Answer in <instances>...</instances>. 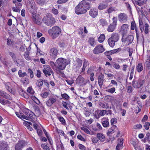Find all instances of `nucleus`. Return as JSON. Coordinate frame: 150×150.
<instances>
[{
  "mask_svg": "<svg viewBox=\"0 0 150 150\" xmlns=\"http://www.w3.org/2000/svg\"><path fill=\"white\" fill-rule=\"evenodd\" d=\"M98 11L96 8H91L89 12V14L92 18L96 17L98 15Z\"/></svg>",
  "mask_w": 150,
  "mask_h": 150,
  "instance_id": "aec40b11",
  "label": "nucleus"
},
{
  "mask_svg": "<svg viewBox=\"0 0 150 150\" xmlns=\"http://www.w3.org/2000/svg\"><path fill=\"white\" fill-rule=\"evenodd\" d=\"M29 4L28 6V8L32 13H34L37 10V8L33 0H28Z\"/></svg>",
  "mask_w": 150,
  "mask_h": 150,
  "instance_id": "20e7f679",
  "label": "nucleus"
},
{
  "mask_svg": "<svg viewBox=\"0 0 150 150\" xmlns=\"http://www.w3.org/2000/svg\"><path fill=\"white\" fill-rule=\"evenodd\" d=\"M75 11L76 13L77 14L84 13L87 12L86 10L82 7H81V6L79 4L75 7Z\"/></svg>",
  "mask_w": 150,
  "mask_h": 150,
  "instance_id": "ddd939ff",
  "label": "nucleus"
},
{
  "mask_svg": "<svg viewBox=\"0 0 150 150\" xmlns=\"http://www.w3.org/2000/svg\"><path fill=\"white\" fill-rule=\"evenodd\" d=\"M29 52L28 50H26L24 54V56L25 58L26 59V60H29L30 59V58L29 57Z\"/></svg>",
  "mask_w": 150,
  "mask_h": 150,
  "instance_id": "79ce46f5",
  "label": "nucleus"
},
{
  "mask_svg": "<svg viewBox=\"0 0 150 150\" xmlns=\"http://www.w3.org/2000/svg\"><path fill=\"white\" fill-rule=\"evenodd\" d=\"M117 129V127L115 125H113L112 127L109 129L107 134L110 135L112 134Z\"/></svg>",
  "mask_w": 150,
  "mask_h": 150,
  "instance_id": "b1692460",
  "label": "nucleus"
},
{
  "mask_svg": "<svg viewBox=\"0 0 150 150\" xmlns=\"http://www.w3.org/2000/svg\"><path fill=\"white\" fill-rule=\"evenodd\" d=\"M18 74L20 77H23L25 76H27V74L25 72L22 73L21 70H19L18 72Z\"/></svg>",
  "mask_w": 150,
  "mask_h": 150,
  "instance_id": "a18cd8bd",
  "label": "nucleus"
},
{
  "mask_svg": "<svg viewBox=\"0 0 150 150\" xmlns=\"http://www.w3.org/2000/svg\"><path fill=\"white\" fill-rule=\"evenodd\" d=\"M136 28H137L136 25V23L134 21H132L131 24V29L132 30H133L135 29L136 30Z\"/></svg>",
  "mask_w": 150,
  "mask_h": 150,
  "instance_id": "4c0bfd02",
  "label": "nucleus"
},
{
  "mask_svg": "<svg viewBox=\"0 0 150 150\" xmlns=\"http://www.w3.org/2000/svg\"><path fill=\"white\" fill-rule=\"evenodd\" d=\"M105 50L103 46L99 45L96 46L93 50V52L95 54H98L103 52Z\"/></svg>",
  "mask_w": 150,
  "mask_h": 150,
  "instance_id": "9d476101",
  "label": "nucleus"
},
{
  "mask_svg": "<svg viewBox=\"0 0 150 150\" xmlns=\"http://www.w3.org/2000/svg\"><path fill=\"white\" fill-rule=\"evenodd\" d=\"M32 20L33 22L37 24H41V20L39 17V15L36 13H33L32 15Z\"/></svg>",
  "mask_w": 150,
  "mask_h": 150,
  "instance_id": "2eb2a0df",
  "label": "nucleus"
},
{
  "mask_svg": "<svg viewBox=\"0 0 150 150\" xmlns=\"http://www.w3.org/2000/svg\"><path fill=\"white\" fill-rule=\"evenodd\" d=\"M41 146L44 150H50L49 147L45 144H41Z\"/></svg>",
  "mask_w": 150,
  "mask_h": 150,
  "instance_id": "0e129e2a",
  "label": "nucleus"
},
{
  "mask_svg": "<svg viewBox=\"0 0 150 150\" xmlns=\"http://www.w3.org/2000/svg\"><path fill=\"white\" fill-rule=\"evenodd\" d=\"M111 125L113 126L114 124H116L117 122V119L116 118H112L110 120Z\"/></svg>",
  "mask_w": 150,
  "mask_h": 150,
  "instance_id": "338daca9",
  "label": "nucleus"
},
{
  "mask_svg": "<svg viewBox=\"0 0 150 150\" xmlns=\"http://www.w3.org/2000/svg\"><path fill=\"white\" fill-rule=\"evenodd\" d=\"M61 29L58 27L54 26L48 30L49 35L53 39L57 37L61 33Z\"/></svg>",
  "mask_w": 150,
  "mask_h": 150,
  "instance_id": "f03ea898",
  "label": "nucleus"
},
{
  "mask_svg": "<svg viewBox=\"0 0 150 150\" xmlns=\"http://www.w3.org/2000/svg\"><path fill=\"white\" fill-rule=\"evenodd\" d=\"M107 4H105L103 3H101L98 7V8L99 10H103L105 9L108 6Z\"/></svg>",
  "mask_w": 150,
  "mask_h": 150,
  "instance_id": "f704fd0d",
  "label": "nucleus"
},
{
  "mask_svg": "<svg viewBox=\"0 0 150 150\" xmlns=\"http://www.w3.org/2000/svg\"><path fill=\"white\" fill-rule=\"evenodd\" d=\"M113 63V66L115 69L117 70L119 69H120V66L117 63L115 62H114Z\"/></svg>",
  "mask_w": 150,
  "mask_h": 150,
  "instance_id": "864d4df0",
  "label": "nucleus"
},
{
  "mask_svg": "<svg viewBox=\"0 0 150 150\" xmlns=\"http://www.w3.org/2000/svg\"><path fill=\"white\" fill-rule=\"evenodd\" d=\"M99 110L98 109L93 113V116L94 117L97 119H98L100 117V115L99 114Z\"/></svg>",
  "mask_w": 150,
  "mask_h": 150,
  "instance_id": "a19ab883",
  "label": "nucleus"
},
{
  "mask_svg": "<svg viewBox=\"0 0 150 150\" xmlns=\"http://www.w3.org/2000/svg\"><path fill=\"white\" fill-rule=\"evenodd\" d=\"M107 112V110H99V114L100 116H103L105 115Z\"/></svg>",
  "mask_w": 150,
  "mask_h": 150,
  "instance_id": "de8ad7c7",
  "label": "nucleus"
},
{
  "mask_svg": "<svg viewBox=\"0 0 150 150\" xmlns=\"http://www.w3.org/2000/svg\"><path fill=\"white\" fill-rule=\"evenodd\" d=\"M85 109H84V114L86 117H88L91 114V112L90 111H88L85 108Z\"/></svg>",
  "mask_w": 150,
  "mask_h": 150,
  "instance_id": "6e6d98bb",
  "label": "nucleus"
},
{
  "mask_svg": "<svg viewBox=\"0 0 150 150\" xmlns=\"http://www.w3.org/2000/svg\"><path fill=\"white\" fill-rule=\"evenodd\" d=\"M108 41L109 45L112 47L114 46L115 42H116L110 38L108 39Z\"/></svg>",
  "mask_w": 150,
  "mask_h": 150,
  "instance_id": "72a5a7b5",
  "label": "nucleus"
},
{
  "mask_svg": "<svg viewBox=\"0 0 150 150\" xmlns=\"http://www.w3.org/2000/svg\"><path fill=\"white\" fill-rule=\"evenodd\" d=\"M105 39V36L104 34H101L98 38V41L100 43L103 42Z\"/></svg>",
  "mask_w": 150,
  "mask_h": 150,
  "instance_id": "c9c22d12",
  "label": "nucleus"
},
{
  "mask_svg": "<svg viewBox=\"0 0 150 150\" xmlns=\"http://www.w3.org/2000/svg\"><path fill=\"white\" fill-rule=\"evenodd\" d=\"M44 82V80L42 79L38 80L36 83L37 86L39 88L42 86Z\"/></svg>",
  "mask_w": 150,
  "mask_h": 150,
  "instance_id": "c03bdc74",
  "label": "nucleus"
},
{
  "mask_svg": "<svg viewBox=\"0 0 150 150\" xmlns=\"http://www.w3.org/2000/svg\"><path fill=\"white\" fill-rule=\"evenodd\" d=\"M56 101V99L52 97L49 98L48 100H47L46 104L47 106H51Z\"/></svg>",
  "mask_w": 150,
  "mask_h": 150,
  "instance_id": "4be33fe9",
  "label": "nucleus"
},
{
  "mask_svg": "<svg viewBox=\"0 0 150 150\" xmlns=\"http://www.w3.org/2000/svg\"><path fill=\"white\" fill-rule=\"evenodd\" d=\"M62 103L63 104V107L65 108H66V109H67L68 110H69V108L67 107V105L68 106L69 108H71L72 107L71 106L69 105V103H67L66 102L63 101L62 102Z\"/></svg>",
  "mask_w": 150,
  "mask_h": 150,
  "instance_id": "49530a36",
  "label": "nucleus"
},
{
  "mask_svg": "<svg viewBox=\"0 0 150 150\" xmlns=\"http://www.w3.org/2000/svg\"><path fill=\"white\" fill-rule=\"evenodd\" d=\"M89 63L88 61L86 59H84L83 60V67L81 71L82 73L84 72L86 67L87 66L89 65Z\"/></svg>",
  "mask_w": 150,
  "mask_h": 150,
  "instance_id": "393cba45",
  "label": "nucleus"
},
{
  "mask_svg": "<svg viewBox=\"0 0 150 150\" xmlns=\"http://www.w3.org/2000/svg\"><path fill=\"white\" fill-rule=\"evenodd\" d=\"M106 91L108 92H109L110 93H113L115 91V87H112L110 88L107 89Z\"/></svg>",
  "mask_w": 150,
  "mask_h": 150,
  "instance_id": "09e8293b",
  "label": "nucleus"
},
{
  "mask_svg": "<svg viewBox=\"0 0 150 150\" xmlns=\"http://www.w3.org/2000/svg\"><path fill=\"white\" fill-rule=\"evenodd\" d=\"M28 73L30 75V76L31 79H32L34 77V75L33 74V71L30 68H29L28 70Z\"/></svg>",
  "mask_w": 150,
  "mask_h": 150,
  "instance_id": "bf43d9fd",
  "label": "nucleus"
},
{
  "mask_svg": "<svg viewBox=\"0 0 150 150\" xmlns=\"http://www.w3.org/2000/svg\"><path fill=\"white\" fill-rule=\"evenodd\" d=\"M79 5L85 9L86 11L89 10L91 7V5L89 3L88 1L83 0L80 2L79 4Z\"/></svg>",
  "mask_w": 150,
  "mask_h": 150,
  "instance_id": "0eeeda50",
  "label": "nucleus"
},
{
  "mask_svg": "<svg viewBox=\"0 0 150 150\" xmlns=\"http://www.w3.org/2000/svg\"><path fill=\"white\" fill-rule=\"evenodd\" d=\"M119 21L122 23H125L127 21V16L125 13H121L118 15Z\"/></svg>",
  "mask_w": 150,
  "mask_h": 150,
  "instance_id": "f8f14e48",
  "label": "nucleus"
},
{
  "mask_svg": "<svg viewBox=\"0 0 150 150\" xmlns=\"http://www.w3.org/2000/svg\"><path fill=\"white\" fill-rule=\"evenodd\" d=\"M81 130L83 131L85 133L88 134H90V132L89 130L88 129L85 127H81Z\"/></svg>",
  "mask_w": 150,
  "mask_h": 150,
  "instance_id": "13d9d810",
  "label": "nucleus"
},
{
  "mask_svg": "<svg viewBox=\"0 0 150 150\" xmlns=\"http://www.w3.org/2000/svg\"><path fill=\"white\" fill-rule=\"evenodd\" d=\"M8 53L10 55L11 57L13 60H16V57L15 54L13 52H9Z\"/></svg>",
  "mask_w": 150,
  "mask_h": 150,
  "instance_id": "680f3d73",
  "label": "nucleus"
},
{
  "mask_svg": "<svg viewBox=\"0 0 150 150\" xmlns=\"http://www.w3.org/2000/svg\"><path fill=\"white\" fill-rule=\"evenodd\" d=\"M149 25L147 24L146 23L144 25V33L146 34H147L149 33L148 28Z\"/></svg>",
  "mask_w": 150,
  "mask_h": 150,
  "instance_id": "5fc2aeb1",
  "label": "nucleus"
},
{
  "mask_svg": "<svg viewBox=\"0 0 150 150\" xmlns=\"http://www.w3.org/2000/svg\"><path fill=\"white\" fill-rule=\"evenodd\" d=\"M125 35H122L121 40L126 45H128L132 43L134 39V37L132 35H128L126 37H125Z\"/></svg>",
  "mask_w": 150,
  "mask_h": 150,
  "instance_id": "39448f33",
  "label": "nucleus"
},
{
  "mask_svg": "<svg viewBox=\"0 0 150 150\" xmlns=\"http://www.w3.org/2000/svg\"><path fill=\"white\" fill-rule=\"evenodd\" d=\"M119 36L118 33H113L112 34L111 37L110 38H112L115 41L117 42L119 39Z\"/></svg>",
  "mask_w": 150,
  "mask_h": 150,
  "instance_id": "a878e982",
  "label": "nucleus"
},
{
  "mask_svg": "<svg viewBox=\"0 0 150 150\" xmlns=\"http://www.w3.org/2000/svg\"><path fill=\"white\" fill-rule=\"evenodd\" d=\"M0 96L8 100H11V97L9 94L2 91L0 90Z\"/></svg>",
  "mask_w": 150,
  "mask_h": 150,
  "instance_id": "5701e85b",
  "label": "nucleus"
},
{
  "mask_svg": "<svg viewBox=\"0 0 150 150\" xmlns=\"http://www.w3.org/2000/svg\"><path fill=\"white\" fill-rule=\"evenodd\" d=\"M116 8L114 7H110L108 10V12L110 13H112L115 11Z\"/></svg>",
  "mask_w": 150,
  "mask_h": 150,
  "instance_id": "8fccbe9b",
  "label": "nucleus"
},
{
  "mask_svg": "<svg viewBox=\"0 0 150 150\" xmlns=\"http://www.w3.org/2000/svg\"><path fill=\"white\" fill-rule=\"evenodd\" d=\"M58 53L57 49L55 47L52 48L50 51V54L52 59H55Z\"/></svg>",
  "mask_w": 150,
  "mask_h": 150,
  "instance_id": "dca6fc26",
  "label": "nucleus"
},
{
  "mask_svg": "<svg viewBox=\"0 0 150 150\" xmlns=\"http://www.w3.org/2000/svg\"><path fill=\"white\" fill-rule=\"evenodd\" d=\"M136 69L138 72H140L143 69V67L142 64L141 63H138L136 67Z\"/></svg>",
  "mask_w": 150,
  "mask_h": 150,
  "instance_id": "7c9ffc66",
  "label": "nucleus"
},
{
  "mask_svg": "<svg viewBox=\"0 0 150 150\" xmlns=\"http://www.w3.org/2000/svg\"><path fill=\"white\" fill-rule=\"evenodd\" d=\"M30 123L28 122H26L25 124V125L26 127L30 131H32L33 129L30 126Z\"/></svg>",
  "mask_w": 150,
  "mask_h": 150,
  "instance_id": "052dcab7",
  "label": "nucleus"
},
{
  "mask_svg": "<svg viewBox=\"0 0 150 150\" xmlns=\"http://www.w3.org/2000/svg\"><path fill=\"white\" fill-rule=\"evenodd\" d=\"M76 68L79 69L81 66L82 63V61L80 59L77 58L76 59Z\"/></svg>",
  "mask_w": 150,
  "mask_h": 150,
  "instance_id": "bb28decb",
  "label": "nucleus"
},
{
  "mask_svg": "<svg viewBox=\"0 0 150 150\" xmlns=\"http://www.w3.org/2000/svg\"><path fill=\"white\" fill-rule=\"evenodd\" d=\"M50 94V93L48 92H45L42 93L41 94V96L44 98H46Z\"/></svg>",
  "mask_w": 150,
  "mask_h": 150,
  "instance_id": "3c124183",
  "label": "nucleus"
},
{
  "mask_svg": "<svg viewBox=\"0 0 150 150\" xmlns=\"http://www.w3.org/2000/svg\"><path fill=\"white\" fill-rule=\"evenodd\" d=\"M9 149V147L6 142L0 141V149L1 150H8Z\"/></svg>",
  "mask_w": 150,
  "mask_h": 150,
  "instance_id": "a211bd4d",
  "label": "nucleus"
},
{
  "mask_svg": "<svg viewBox=\"0 0 150 150\" xmlns=\"http://www.w3.org/2000/svg\"><path fill=\"white\" fill-rule=\"evenodd\" d=\"M120 142L117 144L116 147L117 150H120V149H122V147L123 144V140L122 139H119Z\"/></svg>",
  "mask_w": 150,
  "mask_h": 150,
  "instance_id": "2f4dec72",
  "label": "nucleus"
},
{
  "mask_svg": "<svg viewBox=\"0 0 150 150\" xmlns=\"http://www.w3.org/2000/svg\"><path fill=\"white\" fill-rule=\"evenodd\" d=\"M145 65L146 68L149 70L150 69V54H147L145 58Z\"/></svg>",
  "mask_w": 150,
  "mask_h": 150,
  "instance_id": "6ab92c4d",
  "label": "nucleus"
},
{
  "mask_svg": "<svg viewBox=\"0 0 150 150\" xmlns=\"http://www.w3.org/2000/svg\"><path fill=\"white\" fill-rule=\"evenodd\" d=\"M150 136V134L149 133H147L146 134V137L143 140V142L145 143L146 142H149L150 141L149 136Z\"/></svg>",
  "mask_w": 150,
  "mask_h": 150,
  "instance_id": "37998d69",
  "label": "nucleus"
},
{
  "mask_svg": "<svg viewBox=\"0 0 150 150\" xmlns=\"http://www.w3.org/2000/svg\"><path fill=\"white\" fill-rule=\"evenodd\" d=\"M89 44L92 46L94 47L95 45V40L93 38H90L88 40Z\"/></svg>",
  "mask_w": 150,
  "mask_h": 150,
  "instance_id": "473e14b6",
  "label": "nucleus"
},
{
  "mask_svg": "<svg viewBox=\"0 0 150 150\" xmlns=\"http://www.w3.org/2000/svg\"><path fill=\"white\" fill-rule=\"evenodd\" d=\"M61 96L62 98L64 100H68L69 98L68 95L66 93L61 94Z\"/></svg>",
  "mask_w": 150,
  "mask_h": 150,
  "instance_id": "603ef678",
  "label": "nucleus"
},
{
  "mask_svg": "<svg viewBox=\"0 0 150 150\" xmlns=\"http://www.w3.org/2000/svg\"><path fill=\"white\" fill-rule=\"evenodd\" d=\"M51 12L55 15H57L58 13V11L57 9L53 8L52 9Z\"/></svg>",
  "mask_w": 150,
  "mask_h": 150,
  "instance_id": "69168bd1",
  "label": "nucleus"
},
{
  "mask_svg": "<svg viewBox=\"0 0 150 150\" xmlns=\"http://www.w3.org/2000/svg\"><path fill=\"white\" fill-rule=\"evenodd\" d=\"M97 137L98 140H100L101 142H103L105 140V136L102 133H98L97 134Z\"/></svg>",
  "mask_w": 150,
  "mask_h": 150,
  "instance_id": "cd10ccee",
  "label": "nucleus"
},
{
  "mask_svg": "<svg viewBox=\"0 0 150 150\" xmlns=\"http://www.w3.org/2000/svg\"><path fill=\"white\" fill-rule=\"evenodd\" d=\"M146 3L144 0H134V4L137 5L141 6Z\"/></svg>",
  "mask_w": 150,
  "mask_h": 150,
  "instance_id": "c756f323",
  "label": "nucleus"
},
{
  "mask_svg": "<svg viewBox=\"0 0 150 150\" xmlns=\"http://www.w3.org/2000/svg\"><path fill=\"white\" fill-rule=\"evenodd\" d=\"M112 21V23L108 26L107 29V31L110 32H113L115 29L117 21V18L113 17Z\"/></svg>",
  "mask_w": 150,
  "mask_h": 150,
  "instance_id": "423d86ee",
  "label": "nucleus"
},
{
  "mask_svg": "<svg viewBox=\"0 0 150 150\" xmlns=\"http://www.w3.org/2000/svg\"><path fill=\"white\" fill-rule=\"evenodd\" d=\"M104 76L102 73L100 74L98 76V83L100 88H101L102 87L103 83L105 81V79L104 78Z\"/></svg>",
  "mask_w": 150,
  "mask_h": 150,
  "instance_id": "f3484780",
  "label": "nucleus"
},
{
  "mask_svg": "<svg viewBox=\"0 0 150 150\" xmlns=\"http://www.w3.org/2000/svg\"><path fill=\"white\" fill-rule=\"evenodd\" d=\"M91 140L92 142L94 143H96L98 141V139L97 137H92L91 138Z\"/></svg>",
  "mask_w": 150,
  "mask_h": 150,
  "instance_id": "e2e57ef3",
  "label": "nucleus"
},
{
  "mask_svg": "<svg viewBox=\"0 0 150 150\" xmlns=\"http://www.w3.org/2000/svg\"><path fill=\"white\" fill-rule=\"evenodd\" d=\"M129 29V26L127 24H124L121 26L120 32L122 35H126Z\"/></svg>",
  "mask_w": 150,
  "mask_h": 150,
  "instance_id": "9b49d317",
  "label": "nucleus"
},
{
  "mask_svg": "<svg viewBox=\"0 0 150 150\" xmlns=\"http://www.w3.org/2000/svg\"><path fill=\"white\" fill-rule=\"evenodd\" d=\"M101 123L104 127H107L109 126V120L108 118L103 117L101 119Z\"/></svg>",
  "mask_w": 150,
  "mask_h": 150,
  "instance_id": "412c9836",
  "label": "nucleus"
},
{
  "mask_svg": "<svg viewBox=\"0 0 150 150\" xmlns=\"http://www.w3.org/2000/svg\"><path fill=\"white\" fill-rule=\"evenodd\" d=\"M128 67V66L126 64H124L122 66V70L124 71H126L127 70V68Z\"/></svg>",
  "mask_w": 150,
  "mask_h": 150,
  "instance_id": "774afa93",
  "label": "nucleus"
},
{
  "mask_svg": "<svg viewBox=\"0 0 150 150\" xmlns=\"http://www.w3.org/2000/svg\"><path fill=\"white\" fill-rule=\"evenodd\" d=\"M31 114L30 113H28L27 115V116H25L22 115H21V118L24 119L26 120H29L30 118L31 117Z\"/></svg>",
  "mask_w": 150,
  "mask_h": 150,
  "instance_id": "ea45409f",
  "label": "nucleus"
},
{
  "mask_svg": "<svg viewBox=\"0 0 150 150\" xmlns=\"http://www.w3.org/2000/svg\"><path fill=\"white\" fill-rule=\"evenodd\" d=\"M100 24L103 26H107L108 25V22L105 19H101L100 20Z\"/></svg>",
  "mask_w": 150,
  "mask_h": 150,
  "instance_id": "58836bf2",
  "label": "nucleus"
},
{
  "mask_svg": "<svg viewBox=\"0 0 150 150\" xmlns=\"http://www.w3.org/2000/svg\"><path fill=\"white\" fill-rule=\"evenodd\" d=\"M57 116L62 124L64 125H66V123L65 121L64 118L62 117L58 114L57 115Z\"/></svg>",
  "mask_w": 150,
  "mask_h": 150,
  "instance_id": "c85d7f7f",
  "label": "nucleus"
},
{
  "mask_svg": "<svg viewBox=\"0 0 150 150\" xmlns=\"http://www.w3.org/2000/svg\"><path fill=\"white\" fill-rule=\"evenodd\" d=\"M43 22L46 25L51 26L54 25L56 21L54 18L53 17L52 14L50 13H47L43 20Z\"/></svg>",
  "mask_w": 150,
  "mask_h": 150,
  "instance_id": "f257e3e1",
  "label": "nucleus"
},
{
  "mask_svg": "<svg viewBox=\"0 0 150 150\" xmlns=\"http://www.w3.org/2000/svg\"><path fill=\"white\" fill-rule=\"evenodd\" d=\"M144 82V81L141 80H139L138 81H133L132 85L134 88H139L143 85Z\"/></svg>",
  "mask_w": 150,
  "mask_h": 150,
  "instance_id": "4468645a",
  "label": "nucleus"
},
{
  "mask_svg": "<svg viewBox=\"0 0 150 150\" xmlns=\"http://www.w3.org/2000/svg\"><path fill=\"white\" fill-rule=\"evenodd\" d=\"M42 71L46 76H50L51 75V71H49L46 70H42Z\"/></svg>",
  "mask_w": 150,
  "mask_h": 150,
  "instance_id": "4d7b16f0",
  "label": "nucleus"
},
{
  "mask_svg": "<svg viewBox=\"0 0 150 150\" xmlns=\"http://www.w3.org/2000/svg\"><path fill=\"white\" fill-rule=\"evenodd\" d=\"M27 145L26 143L24 140L18 141L15 146V150H21Z\"/></svg>",
  "mask_w": 150,
  "mask_h": 150,
  "instance_id": "6e6552de",
  "label": "nucleus"
},
{
  "mask_svg": "<svg viewBox=\"0 0 150 150\" xmlns=\"http://www.w3.org/2000/svg\"><path fill=\"white\" fill-rule=\"evenodd\" d=\"M43 68L42 69V70H46L47 71H51V73L52 74L53 73V71H52L51 68L50 67V66L47 65H44L43 66Z\"/></svg>",
  "mask_w": 150,
  "mask_h": 150,
  "instance_id": "e433bc0d",
  "label": "nucleus"
},
{
  "mask_svg": "<svg viewBox=\"0 0 150 150\" xmlns=\"http://www.w3.org/2000/svg\"><path fill=\"white\" fill-rule=\"evenodd\" d=\"M76 83L80 86L85 85L87 83V81L81 76H79L76 79Z\"/></svg>",
  "mask_w": 150,
  "mask_h": 150,
  "instance_id": "1a4fd4ad",
  "label": "nucleus"
},
{
  "mask_svg": "<svg viewBox=\"0 0 150 150\" xmlns=\"http://www.w3.org/2000/svg\"><path fill=\"white\" fill-rule=\"evenodd\" d=\"M56 67L59 71L64 69L66 67V60L60 58L58 59L56 62Z\"/></svg>",
  "mask_w": 150,
  "mask_h": 150,
  "instance_id": "7ed1b4c3",
  "label": "nucleus"
}]
</instances>
